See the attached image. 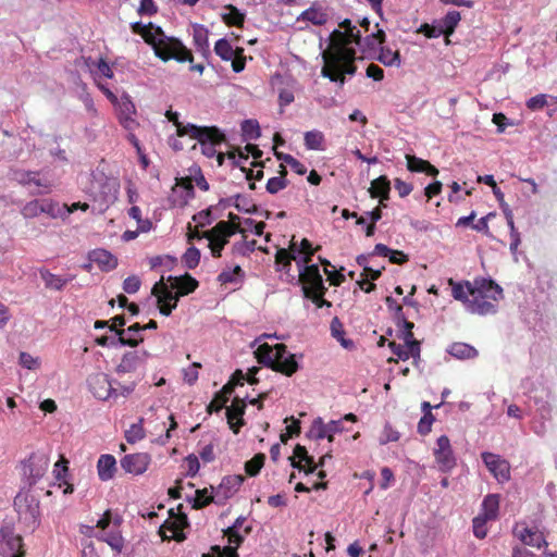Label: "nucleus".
<instances>
[{"mask_svg": "<svg viewBox=\"0 0 557 557\" xmlns=\"http://www.w3.org/2000/svg\"><path fill=\"white\" fill-rule=\"evenodd\" d=\"M339 28L331 33L329 47L322 52L321 75L343 86L345 75L352 76L357 71L356 50L350 45L361 47L362 37L348 18L339 23Z\"/></svg>", "mask_w": 557, "mask_h": 557, "instance_id": "nucleus-1", "label": "nucleus"}, {"mask_svg": "<svg viewBox=\"0 0 557 557\" xmlns=\"http://www.w3.org/2000/svg\"><path fill=\"white\" fill-rule=\"evenodd\" d=\"M451 295L474 314L486 315L497 312V304L503 299V288L493 280L478 277L473 282L448 280Z\"/></svg>", "mask_w": 557, "mask_h": 557, "instance_id": "nucleus-2", "label": "nucleus"}, {"mask_svg": "<svg viewBox=\"0 0 557 557\" xmlns=\"http://www.w3.org/2000/svg\"><path fill=\"white\" fill-rule=\"evenodd\" d=\"M141 37L146 44L152 47L154 54L164 62L172 59L181 63H193L194 61L191 51L181 40L166 37L162 28L152 23L148 24V28Z\"/></svg>", "mask_w": 557, "mask_h": 557, "instance_id": "nucleus-3", "label": "nucleus"}, {"mask_svg": "<svg viewBox=\"0 0 557 557\" xmlns=\"http://www.w3.org/2000/svg\"><path fill=\"white\" fill-rule=\"evenodd\" d=\"M255 356L259 363L286 376H292L299 368L295 355L287 350L285 344H276L274 346L268 343L261 344L256 349Z\"/></svg>", "mask_w": 557, "mask_h": 557, "instance_id": "nucleus-4", "label": "nucleus"}, {"mask_svg": "<svg viewBox=\"0 0 557 557\" xmlns=\"http://www.w3.org/2000/svg\"><path fill=\"white\" fill-rule=\"evenodd\" d=\"M165 116L176 126V133L181 137L188 135L190 138L197 139L200 145H205L207 141L219 144L225 140V135L215 126L183 125L178 120V113L172 110H168Z\"/></svg>", "mask_w": 557, "mask_h": 557, "instance_id": "nucleus-5", "label": "nucleus"}, {"mask_svg": "<svg viewBox=\"0 0 557 557\" xmlns=\"http://www.w3.org/2000/svg\"><path fill=\"white\" fill-rule=\"evenodd\" d=\"M60 203L50 198L33 199L26 202L21 209V214L25 219H35L40 214H46L51 219H59L64 213Z\"/></svg>", "mask_w": 557, "mask_h": 557, "instance_id": "nucleus-6", "label": "nucleus"}, {"mask_svg": "<svg viewBox=\"0 0 557 557\" xmlns=\"http://www.w3.org/2000/svg\"><path fill=\"white\" fill-rule=\"evenodd\" d=\"M234 234L236 227L225 221H220L211 230L206 231V235H209V248L214 258L222 256V250Z\"/></svg>", "mask_w": 557, "mask_h": 557, "instance_id": "nucleus-7", "label": "nucleus"}, {"mask_svg": "<svg viewBox=\"0 0 557 557\" xmlns=\"http://www.w3.org/2000/svg\"><path fill=\"white\" fill-rule=\"evenodd\" d=\"M214 52L223 61L232 62V70L235 73L244 71L246 65L245 49L243 47L233 48L226 38L219 39L214 45Z\"/></svg>", "mask_w": 557, "mask_h": 557, "instance_id": "nucleus-8", "label": "nucleus"}, {"mask_svg": "<svg viewBox=\"0 0 557 557\" xmlns=\"http://www.w3.org/2000/svg\"><path fill=\"white\" fill-rule=\"evenodd\" d=\"M2 546L0 555L2 557H25L26 549L24 547L23 537L16 534L13 528L4 525L0 529Z\"/></svg>", "mask_w": 557, "mask_h": 557, "instance_id": "nucleus-9", "label": "nucleus"}, {"mask_svg": "<svg viewBox=\"0 0 557 557\" xmlns=\"http://www.w3.org/2000/svg\"><path fill=\"white\" fill-rule=\"evenodd\" d=\"M299 282L301 283L305 298H307V295H312L320 290H327L317 264L306 265L299 270Z\"/></svg>", "mask_w": 557, "mask_h": 557, "instance_id": "nucleus-10", "label": "nucleus"}, {"mask_svg": "<svg viewBox=\"0 0 557 557\" xmlns=\"http://www.w3.org/2000/svg\"><path fill=\"white\" fill-rule=\"evenodd\" d=\"M49 467V458L44 453H32L29 457L23 461V473L29 480V484H35L47 472Z\"/></svg>", "mask_w": 557, "mask_h": 557, "instance_id": "nucleus-11", "label": "nucleus"}, {"mask_svg": "<svg viewBox=\"0 0 557 557\" xmlns=\"http://www.w3.org/2000/svg\"><path fill=\"white\" fill-rule=\"evenodd\" d=\"M170 513L173 515V511L170 510ZM186 525H188V521L187 516L185 513L171 516L160 527L159 534L161 535L163 541L175 540L177 542H182L185 540L183 529Z\"/></svg>", "mask_w": 557, "mask_h": 557, "instance_id": "nucleus-12", "label": "nucleus"}, {"mask_svg": "<svg viewBox=\"0 0 557 557\" xmlns=\"http://www.w3.org/2000/svg\"><path fill=\"white\" fill-rule=\"evenodd\" d=\"M435 461L443 472L451 470L456 466V458L450 445V441L446 435H441L436 441L434 448Z\"/></svg>", "mask_w": 557, "mask_h": 557, "instance_id": "nucleus-13", "label": "nucleus"}, {"mask_svg": "<svg viewBox=\"0 0 557 557\" xmlns=\"http://www.w3.org/2000/svg\"><path fill=\"white\" fill-rule=\"evenodd\" d=\"M481 458L488 471L498 482H507L510 479V465L499 455L493 453H482Z\"/></svg>", "mask_w": 557, "mask_h": 557, "instance_id": "nucleus-14", "label": "nucleus"}, {"mask_svg": "<svg viewBox=\"0 0 557 557\" xmlns=\"http://www.w3.org/2000/svg\"><path fill=\"white\" fill-rule=\"evenodd\" d=\"M88 386L92 395L100 400L109 399L117 391L114 389L109 375L101 372L89 376Z\"/></svg>", "mask_w": 557, "mask_h": 557, "instance_id": "nucleus-15", "label": "nucleus"}, {"mask_svg": "<svg viewBox=\"0 0 557 557\" xmlns=\"http://www.w3.org/2000/svg\"><path fill=\"white\" fill-rule=\"evenodd\" d=\"M126 321L124 315H116L112 319V323L109 326L111 331H114L116 337L111 339V346H128V347H137L140 343L144 342V337H126V331L122 329L125 325Z\"/></svg>", "mask_w": 557, "mask_h": 557, "instance_id": "nucleus-16", "label": "nucleus"}, {"mask_svg": "<svg viewBox=\"0 0 557 557\" xmlns=\"http://www.w3.org/2000/svg\"><path fill=\"white\" fill-rule=\"evenodd\" d=\"M513 533L525 545L536 548L547 545L544 533L535 528H529L524 524H516Z\"/></svg>", "mask_w": 557, "mask_h": 557, "instance_id": "nucleus-17", "label": "nucleus"}, {"mask_svg": "<svg viewBox=\"0 0 557 557\" xmlns=\"http://www.w3.org/2000/svg\"><path fill=\"white\" fill-rule=\"evenodd\" d=\"M14 178L21 185H30L34 184L40 189L33 193L34 195H45L49 194L51 191V183L47 180H41L39 172L37 171H15L14 172Z\"/></svg>", "mask_w": 557, "mask_h": 557, "instance_id": "nucleus-18", "label": "nucleus"}, {"mask_svg": "<svg viewBox=\"0 0 557 557\" xmlns=\"http://www.w3.org/2000/svg\"><path fill=\"white\" fill-rule=\"evenodd\" d=\"M151 458L147 453H137L126 455L121 460L122 468L134 475H139L146 472L148 466L150 465Z\"/></svg>", "mask_w": 557, "mask_h": 557, "instance_id": "nucleus-19", "label": "nucleus"}, {"mask_svg": "<svg viewBox=\"0 0 557 557\" xmlns=\"http://www.w3.org/2000/svg\"><path fill=\"white\" fill-rule=\"evenodd\" d=\"M246 410L245 399L235 397L232 405L226 408V419L230 429L237 434L240 428L245 424L244 414Z\"/></svg>", "mask_w": 557, "mask_h": 557, "instance_id": "nucleus-20", "label": "nucleus"}, {"mask_svg": "<svg viewBox=\"0 0 557 557\" xmlns=\"http://www.w3.org/2000/svg\"><path fill=\"white\" fill-rule=\"evenodd\" d=\"M149 354L143 351H126L121 359V362L116 366L115 372L117 374H126L135 372L139 367L145 364Z\"/></svg>", "mask_w": 557, "mask_h": 557, "instance_id": "nucleus-21", "label": "nucleus"}, {"mask_svg": "<svg viewBox=\"0 0 557 557\" xmlns=\"http://www.w3.org/2000/svg\"><path fill=\"white\" fill-rule=\"evenodd\" d=\"M293 468L304 471L306 474L313 473L317 465L311 456L308 455L307 448L297 444L294 448V455L289 458Z\"/></svg>", "mask_w": 557, "mask_h": 557, "instance_id": "nucleus-22", "label": "nucleus"}, {"mask_svg": "<svg viewBox=\"0 0 557 557\" xmlns=\"http://www.w3.org/2000/svg\"><path fill=\"white\" fill-rule=\"evenodd\" d=\"M313 431L315 432V437L318 440L327 438L329 442L334 441V435L336 433H342L345 431L342 420H332L329 423H324L321 418L314 420L313 422Z\"/></svg>", "mask_w": 557, "mask_h": 557, "instance_id": "nucleus-23", "label": "nucleus"}, {"mask_svg": "<svg viewBox=\"0 0 557 557\" xmlns=\"http://www.w3.org/2000/svg\"><path fill=\"white\" fill-rule=\"evenodd\" d=\"M371 198H379L380 206L386 207L385 201L389 199L391 182L385 175H381L371 182L369 188Z\"/></svg>", "mask_w": 557, "mask_h": 557, "instance_id": "nucleus-24", "label": "nucleus"}, {"mask_svg": "<svg viewBox=\"0 0 557 557\" xmlns=\"http://www.w3.org/2000/svg\"><path fill=\"white\" fill-rule=\"evenodd\" d=\"M89 260L101 271L109 272L117 267V259L106 249H95L89 253Z\"/></svg>", "mask_w": 557, "mask_h": 557, "instance_id": "nucleus-25", "label": "nucleus"}, {"mask_svg": "<svg viewBox=\"0 0 557 557\" xmlns=\"http://www.w3.org/2000/svg\"><path fill=\"white\" fill-rule=\"evenodd\" d=\"M193 40L197 50L208 58L211 53L209 46V30L206 26L196 24L193 27Z\"/></svg>", "mask_w": 557, "mask_h": 557, "instance_id": "nucleus-26", "label": "nucleus"}, {"mask_svg": "<svg viewBox=\"0 0 557 557\" xmlns=\"http://www.w3.org/2000/svg\"><path fill=\"white\" fill-rule=\"evenodd\" d=\"M407 169L410 172L425 173L429 176H437L438 170L429 161L418 158L416 156H406Z\"/></svg>", "mask_w": 557, "mask_h": 557, "instance_id": "nucleus-27", "label": "nucleus"}, {"mask_svg": "<svg viewBox=\"0 0 557 557\" xmlns=\"http://www.w3.org/2000/svg\"><path fill=\"white\" fill-rule=\"evenodd\" d=\"M298 21H307L313 25L322 26L329 21V13L320 5H311L298 17Z\"/></svg>", "mask_w": 557, "mask_h": 557, "instance_id": "nucleus-28", "label": "nucleus"}, {"mask_svg": "<svg viewBox=\"0 0 557 557\" xmlns=\"http://www.w3.org/2000/svg\"><path fill=\"white\" fill-rule=\"evenodd\" d=\"M169 280H173L172 287L177 289V293L181 297L195 292L199 286L198 281L188 273L182 276H170Z\"/></svg>", "mask_w": 557, "mask_h": 557, "instance_id": "nucleus-29", "label": "nucleus"}, {"mask_svg": "<svg viewBox=\"0 0 557 557\" xmlns=\"http://www.w3.org/2000/svg\"><path fill=\"white\" fill-rule=\"evenodd\" d=\"M100 480L108 481L113 478L116 470V461L112 455H101L97 462Z\"/></svg>", "mask_w": 557, "mask_h": 557, "instance_id": "nucleus-30", "label": "nucleus"}, {"mask_svg": "<svg viewBox=\"0 0 557 557\" xmlns=\"http://www.w3.org/2000/svg\"><path fill=\"white\" fill-rule=\"evenodd\" d=\"M39 274L45 283L46 288L52 290H62L65 285L72 281V278H64L62 276L55 275L45 268L39 270Z\"/></svg>", "mask_w": 557, "mask_h": 557, "instance_id": "nucleus-31", "label": "nucleus"}, {"mask_svg": "<svg viewBox=\"0 0 557 557\" xmlns=\"http://www.w3.org/2000/svg\"><path fill=\"white\" fill-rule=\"evenodd\" d=\"M447 352L460 360L473 359L478 356V350L466 343H453L448 347Z\"/></svg>", "mask_w": 557, "mask_h": 557, "instance_id": "nucleus-32", "label": "nucleus"}, {"mask_svg": "<svg viewBox=\"0 0 557 557\" xmlns=\"http://www.w3.org/2000/svg\"><path fill=\"white\" fill-rule=\"evenodd\" d=\"M499 510V495L488 494L485 496L482 503V512L480 516L490 520H495L498 516Z\"/></svg>", "mask_w": 557, "mask_h": 557, "instance_id": "nucleus-33", "label": "nucleus"}, {"mask_svg": "<svg viewBox=\"0 0 557 557\" xmlns=\"http://www.w3.org/2000/svg\"><path fill=\"white\" fill-rule=\"evenodd\" d=\"M151 294L157 297L158 302H178L180 295L178 293H173L169 289V287L162 282H157L152 289Z\"/></svg>", "mask_w": 557, "mask_h": 557, "instance_id": "nucleus-34", "label": "nucleus"}, {"mask_svg": "<svg viewBox=\"0 0 557 557\" xmlns=\"http://www.w3.org/2000/svg\"><path fill=\"white\" fill-rule=\"evenodd\" d=\"M225 10H227V13H223L221 15L222 21L227 26H235V27H243L245 23L246 15L240 12L235 5L233 4H226L224 7Z\"/></svg>", "mask_w": 557, "mask_h": 557, "instance_id": "nucleus-35", "label": "nucleus"}, {"mask_svg": "<svg viewBox=\"0 0 557 557\" xmlns=\"http://www.w3.org/2000/svg\"><path fill=\"white\" fill-rule=\"evenodd\" d=\"M280 176H274L268 180L267 182V191L274 195L280 190L284 189L287 186V181L285 176L287 175V170L284 164H280Z\"/></svg>", "mask_w": 557, "mask_h": 557, "instance_id": "nucleus-36", "label": "nucleus"}, {"mask_svg": "<svg viewBox=\"0 0 557 557\" xmlns=\"http://www.w3.org/2000/svg\"><path fill=\"white\" fill-rule=\"evenodd\" d=\"M331 333L334 338H336L341 345L345 348H352L354 342L351 339L345 338V331L343 323L337 317H334L331 321Z\"/></svg>", "mask_w": 557, "mask_h": 557, "instance_id": "nucleus-37", "label": "nucleus"}, {"mask_svg": "<svg viewBox=\"0 0 557 557\" xmlns=\"http://www.w3.org/2000/svg\"><path fill=\"white\" fill-rule=\"evenodd\" d=\"M377 60L386 66H400L401 58L399 51L382 47Z\"/></svg>", "mask_w": 557, "mask_h": 557, "instance_id": "nucleus-38", "label": "nucleus"}, {"mask_svg": "<svg viewBox=\"0 0 557 557\" xmlns=\"http://www.w3.org/2000/svg\"><path fill=\"white\" fill-rule=\"evenodd\" d=\"M145 436L144 418H140L137 423H133L129 429L125 431V438L129 444L137 443L144 440Z\"/></svg>", "mask_w": 557, "mask_h": 557, "instance_id": "nucleus-39", "label": "nucleus"}, {"mask_svg": "<svg viewBox=\"0 0 557 557\" xmlns=\"http://www.w3.org/2000/svg\"><path fill=\"white\" fill-rule=\"evenodd\" d=\"M461 16L458 11H449L442 20V32L448 38L460 22Z\"/></svg>", "mask_w": 557, "mask_h": 557, "instance_id": "nucleus-40", "label": "nucleus"}, {"mask_svg": "<svg viewBox=\"0 0 557 557\" xmlns=\"http://www.w3.org/2000/svg\"><path fill=\"white\" fill-rule=\"evenodd\" d=\"M295 252H296L295 243H292L290 251L285 248H280L275 253V263L282 264L284 269L285 268L289 269L292 260L296 259Z\"/></svg>", "mask_w": 557, "mask_h": 557, "instance_id": "nucleus-41", "label": "nucleus"}, {"mask_svg": "<svg viewBox=\"0 0 557 557\" xmlns=\"http://www.w3.org/2000/svg\"><path fill=\"white\" fill-rule=\"evenodd\" d=\"M324 136L320 131H309L305 133V146L310 150H322Z\"/></svg>", "mask_w": 557, "mask_h": 557, "instance_id": "nucleus-42", "label": "nucleus"}, {"mask_svg": "<svg viewBox=\"0 0 557 557\" xmlns=\"http://www.w3.org/2000/svg\"><path fill=\"white\" fill-rule=\"evenodd\" d=\"M265 461V455L262 453L256 454L250 460L245 463V471L249 476L257 475L262 469Z\"/></svg>", "mask_w": 557, "mask_h": 557, "instance_id": "nucleus-43", "label": "nucleus"}, {"mask_svg": "<svg viewBox=\"0 0 557 557\" xmlns=\"http://www.w3.org/2000/svg\"><path fill=\"white\" fill-rule=\"evenodd\" d=\"M200 250L195 246L189 247L182 257V261L187 269H195L200 262Z\"/></svg>", "mask_w": 557, "mask_h": 557, "instance_id": "nucleus-44", "label": "nucleus"}, {"mask_svg": "<svg viewBox=\"0 0 557 557\" xmlns=\"http://www.w3.org/2000/svg\"><path fill=\"white\" fill-rule=\"evenodd\" d=\"M286 426V432L281 434V442L286 443L289 438L294 436H298L300 434V422L299 420L295 419L294 417L286 418L285 422H288Z\"/></svg>", "mask_w": 557, "mask_h": 557, "instance_id": "nucleus-45", "label": "nucleus"}, {"mask_svg": "<svg viewBox=\"0 0 557 557\" xmlns=\"http://www.w3.org/2000/svg\"><path fill=\"white\" fill-rule=\"evenodd\" d=\"M242 131L245 137L257 139L261 136L259 123L256 120H245L242 123Z\"/></svg>", "mask_w": 557, "mask_h": 557, "instance_id": "nucleus-46", "label": "nucleus"}, {"mask_svg": "<svg viewBox=\"0 0 557 557\" xmlns=\"http://www.w3.org/2000/svg\"><path fill=\"white\" fill-rule=\"evenodd\" d=\"M101 540L117 553H121L124 547V540L120 532H111Z\"/></svg>", "mask_w": 557, "mask_h": 557, "instance_id": "nucleus-47", "label": "nucleus"}, {"mask_svg": "<svg viewBox=\"0 0 557 557\" xmlns=\"http://www.w3.org/2000/svg\"><path fill=\"white\" fill-rule=\"evenodd\" d=\"M113 522L115 525H120L122 523V517L116 515L115 517H112V512L110 509L106 510L102 517L97 521L96 527L106 530L110 523Z\"/></svg>", "mask_w": 557, "mask_h": 557, "instance_id": "nucleus-48", "label": "nucleus"}, {"mask_svg": "<svg viewBox=\"0 0 557 557\" xmlns=\"http://www.w3.org/2000/svg\"><path fill=\"white\" fill-rule=\"evenodd\" d=\"M490 521V519L484 518L482 516H476L473 519V533L475 537L478 539H484L487 534V528L486 522Z\"/></svg>", "mask_w": 557, "mask_h": 557, "instance_id": "nucleus-49", "label": "nucleus"}, {"mask_svg": "<svg viewBox=\"0 0 557 557\" xmlns=\"http://www.w3.org/2000/svg\"><path fill=\"white\" fill-rule=\"evenodd\" d=\"M434 421L435 417L433 416V413L429 411L425 412L418 423V432L421 435L429 434L431 432V428Z\"/></svg>", "mask_w": 557, "mask_h": 557, "instance_id": "nucleus-50", "label": "nucleus"}, {"mask_svg": "<svg viewBox=\"0 0 557 557\" xmlns=\"http://www.w3.org/2000/svg\"><path fill=\"white\" fill-rule=\"evenodd\" d=\"M213 500V497L208 495L207 488L197 490L194 508L200 509L208 506Z\"/></svg>", "mask_w": 557, "mask_h": 557, "instance_id": "nucleus-51", "label": "nucleus"}, {"mask_svg": "<svg viewBox=\"0 0 557 557\" xmlns=\"http://www.w3.org/2000/svg\"><path fill=\"white\" fill-rule=\"evenodd\" d=\"M141 282L138 276L132 275L124 280L123 289L127 294H135L140 288Z\"/></svg>", "mask_w": 557, "mask_h": 557, "instance_id": "nucleus-52", "label": "nucleus"}, {"mask_svg": "<svg viewBox=\"0 0 557 557\" xmlns=\"http://www.w3.org/2000/svg\"><path fill=\"white\" fill-rule=\"evenodd\" d=\"M227 403V396L225 395H219V393H216L213 397V399L210 401V404L208 405L207 407V411L209 413H212L213 411L218 412L220 411L223 407H225Z\"/></svg>", "mask_w": 557, "mask_h": 557, "instance_id": "nucleus-53", "label": "nucleus"}, {"mask_svg": "<svg viewBox=\"0 0 557 557\" xmlns=\"http://www.w3.org/2000/svg\"><path fill=\"white\" fill-rule=\"evenodd\" d=\"M386 35L383 29H377L376 33L371 34L364 38L366 46L374 48L376 45H381L385 41Z\"/></svg>", "mask_w": 557, "mask_h": 557, "instance_id": "nucleus-54", "label": "nucleus"}, {"mask_svg": "<svg viewBox=\"0 0 557 557\" xmlns=\"http://www.w3.org/2000/svg\"><path fill=\"white\" fill-rule=\"evenodd\" d=\"M158 12V8L154 3V0H141L139 8H138V14L139 15H154Z\"/></svg>", "mask_w": 557, "mask_h": 557, "instance_id": "nucleus-55", "label": "nucleus"}, {"mask_svg": "<svg viewBox=\"0 0 557 557\" xmlns=\"http://www.w3.org/2000/svg\"><path fill=\"white\" fill-rule=\"evenodd\" d=\"M185 462L187 465L186 475L194 478L198 473L200 468V463L197 456H195L194 454L188 455L185 458Z\"/></svg>", "mask_w": 557, "mask_h": 557, "instance_id": "nucleus-56", "label": "nucleus"}, {"mask_svg": "<svg viewBox=\"0 0 557 557\" xmlns=\"http://www.w3.org/2000/svg\"><path fill=\"white\" fill-rule=\"evenodd\" d=\"M547 104L546 96L541 94L530 98L527 101L528 109L535 111L541 110Z\"/></svg>", "mask_w": 557, "mask_h": 557, "instance_id": "nucleus-57", "label": "nucleus"}, {"mask_svg": "<svg viewBox=\"0 0 557 557\" xmlns=\"http://www.w3.org/2000/svg\"><path fill=\"white\" fill-rule=\"evenodd\" d=\"M325 293L326 290H320L319 293L307 295V299H310L317 306V308L331 307V301L324 298Z\"/></svg>", "mask_w": 557, "mask_h": 557, "instance_id": "nucleus-58", "label": "nucleus"}, {"mask_svg": "<svg viewBox=\"0 0 557 557\" xmlns=\"http://www.w3.org/2000/svg\"><path fill=\"white\" fill-rule=\"evenodd\" d=\"M324 273L333 286H341L345 282V276L341 271L324 269Z\"/></svg>", "mask_w": 557, "mask_h": 557, "instance_id": "nucleus-59", "label": "nucleus"}, {"mask_svg": "<svg viewBox=\"0 0 557 557\" xmlns=\"http://www.w3.org/2000/svg\"><path fill=\"white\" fill-rule=\"evenodd\" d=\"M394 187L398 191L399 197L401 198L407 197L413 189L411 184L406 183L400 178H395Z\"/></svg>", "mask_w": 557, "mask_h": 557, "instance_id": "nucleus-60", "label": "nucleus"}, {"mask_svg": "<svg viewBox=\"0 0 557 557\" xmlns=\"http://www.w3.org/2000/svg\"><path fill=\"white\" fill-rule=\"evenodd\" d=\"M20 363L29 370L36 369L39 366V362L37 359H35L32 355L28 352H21L20 354Z\"/></svg>", "mask_w": 557, "mask_h": 557, "instance_id": "nucleus-61", "label": "nucleus"}, {"mask_svg": "<svg viewBox=\"0 0 557 557\" xmlns=\"http://www.w3.org/2000/svg\"><path fill=\"white\" fill-rule=\"evenodd\" d=\"M388 346H389V348H391L392 352H393L394 355H396L399 359H401V360H407V359H409V351H408V349L406 348V346H403V345L397 344V343H395V342H391V343L388 344Z\"/></svg>", "mask_w": 557, "mask_h": 557, "instance_id": "nucleus-62", "label": "nucleus"}, {"mask_svg": "<svg viewBox=\"0 0 557 557\" xmlns=\"http://www.w3.org/2000/svg\"><path fill=\"white\" fill-rule=\"evenodd\" d=\"M442 187H443V185H442V183L440 181H435V182L429 184L424 188V195L428 198V200H430L433 197L440 195L441 191H442Z\"/></svg>", "mask_w": 557, "mask_h": 557, "instance_id": "nucleus-63", "label": "nucleus"}, {"mask_svg": "<svg viewBox=\"0 0 557 557\" xmlns=\"http://www.w3.org/2000/svg\"><path fill=\"white\" fill-rule=\"evenodd\" d=\"M211 549L219 555L222 554L220 557H238L237 547L235 546L228 545L221 549L220 546L214 545Z\"/></svg>", "mask_w": 557, "mask_h": 557, "instance_id": "nucleus-64", "label": "nucleus"}]
</instances>
